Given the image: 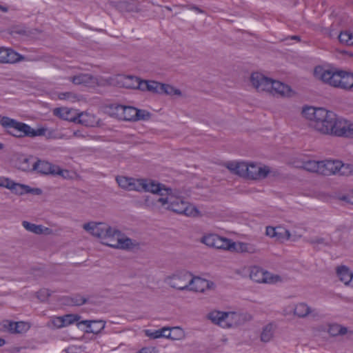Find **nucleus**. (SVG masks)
Segmentation results:
<instances>
[{"mask_svg": "<svg viewBox=\"0 0 353 353\" xmlns=\"http://www.w3.org/2000/svg\"><path fill=\"white\" fill-rule=\"evenodd\" d=\"M159 190L152 192L151 196H146L144 204L146 207L157 210L164 208L175 213L185 214L188 216H199V210L183 197L176 195L172 189L157 182Z\"/></svg>", "mask_w": 353, "mask_h": 353, "instance_id": "nucleus-1", "label": "nucleus"}, {"mask_svg": "<svg viewBox=\"0 0 353 353\" xmlns=\"http://www.w3.org/2000/svg\"><path fill=\"white\" fill-rule=\"evenodd\" d=\"M230 172L239 177L260 182L269 176H276L278 172L272 167L256 161H230L225 164Z\"/></svg>", "mask_w": 353, "mask_h": 353, "instance_id": "nucleus-2", "label": "nucleus"}, {"mask_svg": "<svg viewBox=\"0 0 353 353\" xmlns=\"http://www.w3.org/2000/svg\"><path fill=\"white\" fill-rule=\"evenodd\" d=\"M302 114L314 131L331 136L338 117L335 112L323 108L305 107L303 108Z\"/></svg>", "mask_w": 353, "mask_h": 353, "instance_id": "nucleus-3", "label": "nucleus"}, {"mask_svg": "<svg viewBox=\"0 0 353 353\" xmlns=\"http://www.w3.org/2000/svg\"><path fill=\"white\" fill-rule=\"evenodd\" d=\"M314 74L318 79L335 88L350 90L353 88V73L346 71H332L321 67L314 69Z\"/></svg>", "mask_w": 353, "mask_h": 353, "instance_id": "nucleus-4", "label": "nucleus"}, {"mask_svg": "<svg viewBox=\"0 0 353 353\" xmlns=\"http://www.w3.org/2000/svg\"><path fill=\"white\" fill-rule=\"evenodd\" d=\"M208 319L223 328H232L243 325L252 320L248 313L236 312H221L214 310L208 314Z\"/></svg>", "mask_w": 353, "mask_h": 353, "instance_id": "nucleus-5", "label": "nucleus"}, {"mask_svg": "<svg viewBox=\"0 0 353 353\" xmlns=\"http://www.w3.org/2000/svg\"><path fill=\"white\" fill-rule=\"evenodd\" d=\"M119 186L128 191L157 192L159 190L157 182L149 179H134L125 176L116 177Z\"/></svg>", "mask_w": 353, "mask_h": 353, "instance_id": "nucleus-6", "label": "nucleus"}, {"mask_svg": "<svg viewBox=\"0 0 353 353\" xmlns=\"http://www.w3.org/2000/svg\"><path fill=\"white\" fill-rule=\"evenodd\" d=\"M0 125L4 128H13L15 130L17 131L16 133L12 132H9V133L17 138L43 136L46 132V130L43 128L34 130L26 123L1 115H0Z\"/></svg>", "mask_w": 353, "mask_h": 353, "instance_id": "nucleus-7", "label": "nucleus"}, {"mask_svg": "<svg viewBox=\"0 0 353 353\" xmlns=\"http://www.w3.org/2000/svg\"><path fill=\"white\" fill-rule=\"evenodd\" d=\"M102 243L109 247L121 249L132 250L139 246V243L122 234L116 228L110 227V232H108L102 240Z\"/></svg>", "mask_w": 353, "mask_h": 353, "instance_id": "nucleus-8", "label": "nucleus"}, {"mask_svg": "<svg viewBox=\"0 0 353 353\" xmlns=\"http://www.w3.org/2000/svg\"><path fill=\"white\" fill-rule=\"evenodd\" d=\"M191 275L187 271H179L165 277L164 281L172 288L185 290L190 287Z\"/></svg>", "mask_w": 353, "mask_h": 353, "instance_id": "nucleus-9", "label": "nucleus"}, {"mask_svg": "<svg viewBox=\"0 0 353 353\" xmlns=\"http://www.w3.org/2000/svg\"><path fill=\"white\" fill-rule=\"evenodd\" d=\"M272 80L259 72H252L249 78L251 87L259 93L268 94Z\"/></svg>", "mask_w": 353, "mask_h": 353, "instance_id": "nucleus-10", "label": "nucleus"}, {"mask_svg": "<svg viewBox=\"0 0 353 353\" xmlns=\"http://www.w3.org/2000/svg\"><path fill=\"white\" fill-rule=\"evenodd\" d=\"M268 94L279 98H291L294 97L296 92L289 85L273 79Z\"/></svg>", "mask_w": 353, "mask_h": 353, "instance_id": "nucleus-11", "label": "nucleus"}, {"mask_svg": "<svg viewBox=\"0 0 353 353\" xmlns=\"http://www.w3.org/2000/svg\"><path fill=\"white\" fill-rule=\"evenodd\" d=\"M110 110L111 115L124 121H134L137 114V108L132 106L113 104L110 105Z\"/></svg>", "mask_w": 353, "mask_h": 353, "instance_id": "nucleus-12", "label": "nucleus"}, {"mask_svg": "<svg viewBox=\"0 0 353 353\" xmlns=\"http://www.w3.org/2000/svg\"><path fill=\"white\" fill-rule=\"evenodd\" d=\"M230 239L221 237L215 234H209L203 236L201 242L208 247L219 250H228Z\"/></svg>", "mask_w": 353, "mask_h": 353, "instance_id": "nucleus-13", "label": "nucleus"}, {"mask_svg": "<svg viewBox=\"0 0 353 353\" xmlns=\"http://www.w3.org/2000/svg\"><path fill=\"white\" fill-rule=\"evenodd\" d=\"M108 224L102 222L90 221L83 225V228L91 235L103 239L105 234L110 231Z\"/></svg>", "mask_w": 353, "mask_h": 353, "instance_id": "nucleus-14", "label": "nucleus"}, {"mask_svg": "<svg viewBox=\"0 0 353 353\" xmlns=\"http://www.w3.org/2000/svg\"><path fill=\"white\" fill-rule=\"evenodd\" d=\"M334 125L331 136L344 137H353V123L338 116Z\"/></svg>", "mask_w": 353, "mask_h": 353, "instance_id": "nucleus-15", "label": "nucleus"}, {"mask_svg": "<svg viewBox=\"0 0 353 353\" xmlns=\"http://www.w3.org/2000/svg\"><path fill=\"white\" fill-rule=\"evenodd\" d=\"M250 277L257 283H273L279 280V276L272 275L256 266L251 268Z\"/></svg>", "mask_w": 353, "mask_h": 353, "instance_id": "nucleus-16", "label": "nucleus"}, {"mask_svg": "<svg viewBox=\"0 0 353 353\" xmlns=\"http://www.w3.org/2000/svg\"><path fill=\"white\" fill-rule=\"evenodd\" d=\"M3 327L10 334H24L31 327V323L26 321H4Z\"/></svg>", "mask_w": 353, "mask_h": 353, "instance_id": "nucleus-17", "label": "nucleus"}, {"mask_svg": "<svg viewBox=\"0 0 353 353\" xmlns=\"http://www.w3.org/2000/svg\"><path fill=\"white\" fill-rule=\"evenodd\" d=\"M24 57L11 48H0V63H14L23 61Z\"/></svg>", "mask_w": 353, "mask_h": 353, "instance_id": "nucleus-18", "label": "nucleus"}, {"mask_svg": "<svg viewBox=\"0 0 353 353\" xmlns=\"http://www.w3.org/2000/svg\"><path fill=\"white\" fill-rule=\"evenodd\" d=\"M213 285L214 284L212 282H210L209 281L200 277H194L192 274L191 279L190 281V287L188 290L197 292H203L206 290L212 288Z\"/></svg>", "mask_w": 353, "mask_h": 353, "instance_id": "nucleus-19", "label": "nucleus"}, {"mask_svg": "<svg viewBox=\"0 0 353 353\" xmlns=\"http://www.w3.org/2000/svg\"><path fill=\"white\" fill-rule=\"evenodd\" d=\"M141 79L134 76L117 74V87L128 89H139Z\"/></svg>", "mask_w": 353, "mask_h": 353, "instance_id": "nucleus-20", "label": "nucleus"}, {"mask_svg": "<svg viewBox=\"0 0 353 353\" xmlns=\"http://www.w3.org/2000/svg\"><path fill=\"white\" fill-rule=\"evenodd\" d=\"M75 85H83L86 87H94L95 76L89 73H78L68 78Z\"/></svg>", "mask_w": 353, "mask_h": 353, "instance_id": "nucleus-21", "label": "nucleus"}, {"mask_svg": "<svg viewBox=\"0 0 353 353\" xmlns=\"http://www.w3.org/2000/svg\"><path fill=\"white\" fill-rule=\"evenodd\" d=\"M76 123L87 127H99L101 125V121L94 114L88 112L79 113Z\"/></svg>", "mask_w": 353, "mask_h": 353, "instance_id": "nucleus-22", "label": "nucleus"}, {"mask_svg": "<svg viewBox=\"0 0 353 353\" xmlns=\"http://www.w3.org/2000/svg\"><path fill=\"white\" fill-rule=\"evenodd\" d=\"M228 251L238 253L254 254L257 252L258 250L256 247L252 243L244 242L236 243L230 240Z\"/></svg>", "mask_w": 353, "mask_h": 353, "instance_id": "nucleus-23", "label": "nucleus"}, {"mask_svg": "<svg viewBox=\"0 0 353 353\" xmlns=\"http://www.w3.org/2000/svg\"><path fill=\"white\" fill-rule=\"evenodd\" d=\"M339 160L325 159L321 161L320 174L323 176H331L337 174Z\"/></svg>", "mask_w": 353, "mask_h": 353, "instance_id": "nucleus-24", "label": "nucleus"}, {"mask_svg": "<svg viewBox=\"0 0 353 353\" xmlns=\"http://www.w3.org/2000/svg\"><path fill=\"white\" fill-rule=\"evenodd\" d=\"M336 274L339 281L346 286H350L353 280V272L346 265H341L336 268Z\"/></svg>", "mask_w": 353, "mask_h": 353, "instance_id": "nucleus-25", "label": "nucleus"}, {"mask_svg": "<svg viewBox=\"0 0 353 353\" xmlns=\"http://www.w3.org/2000/svg\"><path fill=\"white\" fill-rule=\"evenodd\" d=\"M53 114L62 119L74 123L77 122L79 115L76 110L68 108H57L53 110Z\"/></svg>", "mask_w": 353, "mask_h": 353, "instance_id": "nucleus-26", "label": "nucleus"}, {"mask_svg": "<svg viewBox=\"0 0 353 353\" xmlns=\"http://www.w3.org/2000/svg\"><path fill=\"white\" fill-rule=\"evenodd\" d=\"M316 310L307 303L301 302L296 304L293 308L294 315L300 319H305L310 315H315Z\"/></svg>", "mask_w": 353, "mask_h": 353, "instance_id": "nucleus-27", "label": "nucleus"}, {"mask_svg": "<svg viewBox=\"0 0 353 353\" xmlns=\"http://www.w3.org/2000/svg\"><path fill=\"white\" fill-rule=\"evenodd\" d=\"M22 225L26 230L36 234L50 235L53 234L52 229L43 226L42 225H36L27 221H23Z\"/></svg>", "mask_w": 353, "mask_h": 353, "instance_id": "nucleus-28", "label": "nucleus"}, {"mask_svg": "<svg viewBox=\"0 0 353 353\" xmlns=\"http://www.w3.org/2000/svg\"><path fill=\"white\" fill-rule=\"evenodd\" d=\"M81 324L85 325L87 327L85 332L99 334L105 327V322L103 321H81L78 322L77 326Z\"/></svg>", "mask_w": 353, "mask_h": 353, "instance_id": "nucleus-29", "label": "nucleus"}, {"mask_svg": "<svg viewBox=\"0 0 353 353\" xmlns=\"http://www.w3.org/2000/svg\"><path fill=\"white\" fill-rule=\"evenodd\" d=\"M327 333L332 337L342 336L347 334H352L353 332L348 327L339 323H331L327 326Z\"/></svg>", "mask_w": 353, "mask_h": 353, "instance_id": "nucleus-30", "label": "nucleus"}, {"mask_svg": "<svg viewBox=\"0 0 353 353\" xmlns=\"http://www.w3.org/2000/svg\"><path fill=\"white\" fill-rule=\"evenodd\" d=\"M32 171H37L43 174H48L55 173L56 169L55 167L52 165L49 162L39 159L33 163Z\"/></svg>", "mask_w": 353, "mask_h": 353, "instance_id": "nucleus-31", "label": "nucleus"}, {"mask_svg": "<svg viewBox=\"0 0 353 353\" xmlns=\"http://www.w3.org/2000/svg\"><path fill=\"white\" fill-rule=\"evenodd\" d=\"M161 83L155 81L141 79L139 90L143 92L148 91L153 94H161Z\"/></svg>", "mask_w": 353, "mask_h": 353, "instance_id": "nucleus-32", "label": "nucleus"}, {"mask_svg": "<svg viewBox=\"0 0 353 353\" xmlns=\"http://www.w3.org/2000/svg\"><path fill=\"white\" fill-rule=\"evenodd\" d=\"M145 335L152 339L159 338L169 339L170 334V327H163L159 330L152 331L150 330H145Z\"/></svg>", "mask_w": 353, "mask_h": 353, "instance_id": "nucleus-33", "label": "nucleus"}, {"mask_svg": "<svg viewBox=\"0 0 353 353\" xmlns=\"http://www.w3.org/2000/svg\"><path fill=\"white\" fill-rule=\"evenodd\" d=\"M117 86V74L104 78L102 77H95L94 81V87Z\"/></svg>", "mask_w": 353, "mask_h": 353, "instance_id": "nucleus-34", "label": "nucleus"}, {"mask_svg": "<svg viewBox=\"0 0 353 353\" xmlns=\"http://www.w3.org/2000/svg\"><path fill=\"white\" fill-rule=\"evenodd\" d=\"M320 164L321 161L305 159L304 170L309 172L320 174Z\"/></svg>", "mask_w": 353, "mask_h": 353, "instance_id": "nucleus-35", "label": "nucleus"}, {"mask_svg": "<svg viewBox=\"0 0 353 353\" xmlns=\"http://www.w3.org/2000/svg\"><path fill=\"white\" fill-rule=\"evenodd\" d=\"M165 94L166 95H169V96H178V97H181L182 96V92L181 91L170 85V84H166V83H161V94Z\"/></svg>", "mask_w": 353, "mask_h": 353, "instance_id": "nucleus-36", "label": "nucleus"}, {"mask_svg": "<svg viewBox=\"0 0 353 353\" xmlns=\"http://www.w3.org/2000/svg\"><path fill=\"white\" fill-rule=\"evenodd\" d=\"M185 338V332L181 327H170V334L168 339L172 341H180Z\"/></svg>", "mask_w": 353, "mask_h": 353, "instance_id": "nucleus-37", "label": "nucleus"}, {"mask_svg": "<svg viewBox=\"0 0 353 353\" xmlns=\"http://www.w3.org/2000/svg\"><path fill=\"white\" fill-rule=\"evenodd\" d=\"M339 40L342 44L353 46V33L349 30L341 31L339 35Z\"/></svg>", "mask_w": 353, "mask_h": 353, "instance_id": "nucleus-38", "label": "nucleus"}, {"mask_svg": "<svg viewBox=\"0 0 353 353\" xmlns=\"http://www.w3.org/2000/svg\"><path fill=\"white\" fill-rule=\"evenodd\" d=\"M32 157H21L18 161L19 168L23 171H32L33 163Z\"/></svg>", "mask_w": 353, "mask_h": 353, "instance_id": "nucleus-39", "label": "nucleus"}, {"mask_svg": "<svg viewBox=\"0 0 353 353\" xmlns=\"http://www.w3.org/2000/svg\"><path fill=\"white\" fill-rule=\"evenodd\" d=\"M337 174L341 176H350L353 174V165L350 163H343L339 161L338 165Z\"/></svg>", "mask_w": 353, "mask_h": 353, "instance_id": "nucleus-40", "label": "nucleus"}, {"mask_svg": "<svg viewBox=\"0 0 353 353\" xmlns=\"http://www.w3.org/2000/svg\"><path fill=\"white\" fill-rule=\"evenodd\" d=\"M274 335V327L272 324L266 325L261 334V340L263 342L267 343L272 340Z\"/></svg>", "mask_w": 353, "mask_h": 353, "instance_id": "nucleus-41", "label": "nucleus"}, {"mask_svg": "<svg viewBox=\"0 0 353 353\" xmlns=\"http://www.w3.org/2000/svg\"><path fill=\"white\" fill-rule=\"evenodd\" d=\"M291 234L288 230L279 226L276 227L275 231V236L274 237L277 241L288 240L290 239Z\"/></svg>", "mask_w": 353, "mask_h": 353, "instance_id": "nucleus-42", "label": "nucleus"}, {"mask_svg": "<svg viewBox=\"0 0 353 353\" xmlns=\"http://www.w3.org/2000/svg\"><path fill=\"white\" fill-rule=\"evenodd\" d=\"M58 98L60 100H65L70 102H75L80 100V97L72 92H60L58 94Z\"/></svg>", "mask_w": 353, "mask_h": 353, "instance_id": "nucleus-43", "label": "nucleus"}, {"mask_svg": "<svg viewBox=\"0 0 353 353\" xmlns=\"http://www.w3.org/2000/svg\"><path fill=\"white\" fill-rule=\"evenodd\" d=\"M47 326L51 329H60L63 327L62 316L52 317L48 322Z\"/></svg>", "mask_w": 353, "mask_h": 353, "instance_id": "nucleus-44", "label": "nucleus"}, {"mask_svg": "<svg viewBox=\"0 0 353 353\" xmlns=\"http://www.w3.org/2000/svg\"><path fill=\"white\" fill-rule=\"evenodd\" d=\"M27 189H28V185L20 184V183H17L13 182L12 181L9 187V190L13 191L15 194H23L24 193H26Z\"/></svg>", "mask_w": 353, "mask_h": 353, "instance_id": "nucleus-45", "label": "nucleus"}, {"mask_svg": "<svg viewBox=\"0 0 353 353\" xmlns=\"http://www.w3.org/2000/svg\"><path fill=\"white\" fill-rule=\"evenodd\" d=\"M80 319L81 316L77 314H70L63 315L62 316L63 327H66L75 322H78Z\"/></svg>", "mask_w": 353, "mask_h": 353, "instance_id": "nucleus-46", "label": "nucleus"}, {"mask_svg": "<svg viewBox=\"0 0 353 353\" xmlns=\"http://www.w3.org/2000/svg\"><path fill=\"white\" fill-rule=\"evenodd\" d=\"M150 117L151 114L147 110L137 109V114L135 115L134 121L148 120Z\"/></svg>", "mask_w": 353, "mask_h": 353, "instance_id": "nucleus-47", "label": "nucleus"}, {"mask_svg": "<svg viewBox=\"0 0 353 353\" xmlns=\"http://www.w3.org/2000/svg\"><path fill=\"white\" fill-rule=\"evenodd\" d=\"M51 294L49 290L43 288L41 289L39 291L37 292V297L42 302L46 301L48 298L50 296Z\"/></svg>", "mask_w": 353, "mask_h": 353, "instance_id": "nucleus-48", "label": "nucleus"}, {"mask_svg": "<svg viewBox=\"0 0 353 353\" xmlns=\"http://www.w3.org/2000/svg\"><path fill=\"white\" fill-rule=\"evenodd\" d=\"M86 301V299L80 294H76L70 298V303L74 305H81L85 303Z\"/></svg>", "mask_w": 353, "mask_h": 353, "instance_id": "nucleus-49", "label": "nucleus"}, {"mask_svg": "<svg viewBox=\"0 0 353 353\" xmlns=\"http://www.w3.org/2000/svg\"><path fill=\"white\" fill-rule=\"evenodd\" d=\"M119 8L121 11H125V12L137 11V7L133 3H130L128 2L121 3L119 6Z\"/></svg>", "mask_w": 353, "mask_h": 353, "instance_id": "nucleus-50", "label": "nucleus"}, {"mask_svg": "<svg viewBox=\"0 0 353 353\" xmlns=\"http://www.w3.org/2000/svg\"><path fill=\"white\" fill-rule=\"evenodd\" d=\"M305 159H295L292 160L290 163L296 168H301L304 170V164Z\"/></svg>", "mask_w": 353, "mask_h": 353, "instance_id": "nucleus-51", "label": "nucleus"}, {"mask_svg": "<svg viewBox=\"0 0 353 353\" xmlns=\"http://www.w3.org/2000/svg\"><path fill=\"white\" fill-rule=\"evenodd\" d=\"M174 6L175 7H180V8L187 7L190 10H194V11L199 12V13H204L205 12L204 10H203L202 9H201L200 8H199L198 6H196L195 5H190V6L175 5Z\"/></svg>", "mask_w": 353, "mask_h": 353, "instance_id": "nucleus-52", "label": "nucleus"}, {"mask_svg": "<svg viewBox=\"0 0 353 353\" xmlns=\"http://www.w3.org/2000/svg\"><path fill=\"white\" fill-rule=\"evenodd\" d=\"M12 181L8 178L0 177V188L3 187L9 189Z\"/></svg>", "mask_w": 353, "mask_h": 353, "instance_id": "nucleus-53", "label": "nucleus"}, {"mask_svg": "<svg viewBox=\"0 0 353 353\" xmlns=\"http://www.w3.org/2000/svg\"><path fill=\"white\" fill-rule=\"evenodd\" d=\"M340 199L353 205V191L347 195L341 196Z\"/></svg>", "mask_w": 353, "mask_h": 353, "instance_id": "nucleus-54", "label": "nucleus"}, {"mask_svg": "<svg viewBox=\"0 0 353 353\" xmlns=\"http://www.w3.org/2000/svg\"><path fill=\"white\" fill-rule=\"evenodd\" d=\"M276 229V227L274 228V227H271V226H268L266 228V231H265L266 235L271 238H274L275 236Z\"/></svg>", "mask_w": 353, "mask_h": 353, "instance_id": "nucleus-55", "label": "nucleus"}, {"mask_svg": "<svg viewBox=\"0 0 353 353\" xmlns=\"http://www.w3.org/2000/svg\"><path fill=\"white\" fill-rule=\"evenodd\" d=\"M26 193H32L36 195H40L42 193V190L39 188H31L30 186L28 185Z\"/></svg>", "mask_w": 353, "mask_h": 353, "instance_id": "nucleus-56", "label": "nucleus"}, {"mask_svg": "<svg viewBox=\"0 0 353 353\" xmlns=\"http://www.w3.org/2000/svg\"><path fill=\"white\" fill-rule=\"evenodd\" d=\"M56 172L54 174L62 176L64 178H67L69 175V172L68 170H61L59 168H55Z\"/></svg>", "mask_w": 353, "mask_h": 353, "instance_id": "nucleus-57", "label": "nucleus"}, {"mask_svg": "<svg viewBox=\"0 0 353 353\" xmlns=\"http://www.w3.org/2000/svg\"><path fill=\"white\" fill-rule=\"evenodd\" d=\"M26 33V31L23 29H19V28H13L11 30H10V34H24Z\"/></svg>", "mask_w": 353, "mask_h": 353, "instance_id": "nucleus-58", "label": "nucleus"}, {"mask_svg": "<svg viewBox=\"0 0 353 353\" xmlns=\"http://www.w3.org/2000/svg\"><path fill=\"white\" fill-rule=\"evenodd\" d=\"M309 242L311 243V244H322V243H324V239L323 238H315V239H310L309 241Z\"/></svg>", "mask_w": 353, "mask_h": 353, "instance_id": "nucleus-59", "label": "nucleus"}, {"mask_svg": "<svg viewBox=\"0 0 353 353\" xmlns=\"http://www.w3.org/2000/svg\"><path fill=\"white\" fill-rule=\"evenodd\" d=\"M137 353H152V351L149 348L143 347Z\"/></svg>", "mask_w": 353, "mask_h": 353, "instance_id": "nucleus-60", "label": "nucleus"}, {"mask_svg": "<svg viewBox=\"0 0 353 353\" xmlns=\"http://www.w3.org/2000/svg\"><path fill=\"white\" fill-rule=\"evenodd\" d=\"M74 136V137H83L79 131H74V133H73Z\"/></svg>", "mask_w": 353, "mask_h": 353, "instance_id": "nucleus-61", "label": "nucleus"}, {"mask_svg": "<svg viewBox=\"0 0 353 353\" xmlns=\"http://www.w3.org/2000/svg\"><path fill=\"white\" fill-rule=\"evenodd\" d=\"M0 10L4 12H8V8L0 5Z\"/></svg>", "mask_w": 353, "mask_h": 353, "instance_id": "nucleus-62", "label": "nucleus"}, {"mask_svg": "<svg viewBox=\"0 0 353 353\" xmlns=\"http://www.w3.org/2000/svg\"><path fill=\"white\" fill-rule=\"evenodd\" d=\"M6 343V341L3 339L0 338V347L3 346Z\"/></svg>", "mask_w": 353, "mask_h": 353, "instance_id": "nucleus-63", "label": "nucleus"}, {"mask_svg": "<svg viewBox=\"0 0 353 353\" xmlns=\"http://www.w3.org/2000/svg\"><path fill=\"white\" fill-rule=\"evenodd\" d=\"M165 8L168 11H172V8L170 6H165Z\"/></svg>", "mask_w": 353, "mask_h": 353, "instance_id": "nucleus-64", "label": "nucleus"}]
</instances>
